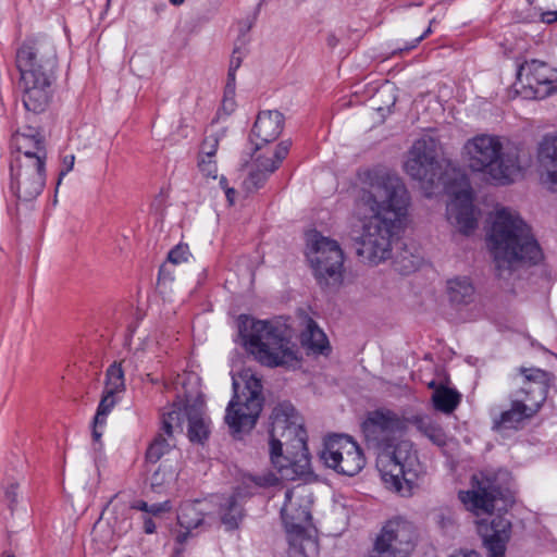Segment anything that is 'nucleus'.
Listing matches in <instances>:
<instances>
[{
  "label": "nucleus",
  "instance_id": "nucleus-1",
  "mask_svg": "<svg viewBox=\"0 0 557 557\" xmlns=\"http://www.w3.org/2000/svg\"><path fill=\"white\" fill-rule=\"evenodd\" d=\"M360 181L352 211L356 253L363 263L379 265L392 257L393 239L405 224L410 197L397 175L368 171Z\"/></svg>",
  "mask_w": 557,
  "mask_h": 557
},
{
  "label": "nucleus",
  "instance_id": "nucleus-27",
  "mask_svg": "<svg viewBox=\"0 0 557 557\" xmlns=\"http://www.w3.org/2000/svg\"><path fill=\"white\" fill-rule=\"evenodd\" d=\"M178 456H175V465L165 459L150 476V487L156 493H163L170 488L178 476Z\"/></svg>",
  "mask_w": 557,
  "mask_h": 557
},
{
  "label": "nucleus",
  "instance_id": "nucleus-52",
  "mask_svg": "<svg viewBox=\"0 0 557 557\" xmlns=\"http://www.w3.org/2000/svg\"><path fill=\"white\" fill-rule=\"evenodd\" d=\"M252 23H253V18H249V20H247V21H246V22H244V23H242V22H240V23H239V30H240L243 34H244V33H246V32H248V30L251 28Z\"/></svg>",
  "mask_w": 557,
  "mask_h": 557
},
{
  "label": "nucleus",
  "instance_id": "nucleus-46",
  "mask_svg": "<svg viewBox=\"0 0 557 557\" xmlns=\"http://www.w3.org/2000/svg\"><path fill=\"white\" fill-rule=\"evenodd\" d=\"M434 22H435L434 18L431 20L430 25L426 28V30L421 36L413 39L409 45H406L404 48H401V50L409 51V50L414 49L426 36H429L432 33V25L434 24Z\"/></svg>",
  "mask_w": 557,
  "mask_h": 557
},
{
  "label": "nucleus",
  "instance_id": "nucleus-35",
  "mask_svg": "<svg viewBox=\"0 0 557 557\" xmlns=\"http://www.w3.org/2000/svg\"><path fill=\"white\" fill-rule=\"evenodd\" d=\"M125 389L124 371L121 363H112L106 372L104 392L117 394Z\"/></svg>",
  "mask_w": 557,
  "mask_h": 557
},
{
  "label": "nucleus",
  "instance_id": "nucleus-13",
  "mask_svg": "<svg viewBox=\"0 0 557 557\" xmlns=\"http://www.w3.org/2000/svg\"><path fill=\"white\" fill-rule=\"evenodd\" d=\"M239 335L247 351L258 362L270 368L278 366V331L274 324L242 315Z\"/></svg>",
  "mask_w": 557,
  "mask_h": 557
},
{
  "label": "nucleus",
  "instance_id": "nucleus-2",
  "mask_svg": "<svg viewBox=\"0 0 557 557\" xmlns=\"http://www.w3.org/2000/svg\"><path fill=\"white\" fill-rule=\"evenodd\" d=\"M440 143L423 136L408 151L405 172L425 188L442 186L453 198L447 205V219L459 232L468 235L478 226L472 189L467 175L453 162L438 159Z\"/></svg>",
  "mask_w": 557,
  "mask_h": 557
},
{
  "label": "nucleus",
  "instance_id": "nucleus-49",
  "mask_svg": "<svg viewBox=\"0 0 557 557\" xmlns=\"http://www.w3.org/2000/svg\"><path fill=\"white\" fill-rule=\"evenodd\" d=\"M132 509H137V510H140V511H144L146 513H148L149 511V504L145 500H137L135 503L132 504L131 506Z\"/></svg>",
  "mask_w": 557,
  "mask_h": 557
},
{
  "label": "nucleus",
  "instance_id": "nucleus-25",
  "mask_svg": "<svg viewBox=\"0 0 557 557\" xmlns=\"http://www.w3.org/2000/svg\"><path fill=\"white\" fill-rule=\"evenodd\" d=\"M185 413L188 421L189 440L201 443L209 434L208 421L203 416V401L195 400L191 405H187Z\"/></svg>",
  "mask_w": 557,
  "mask_h": 557
},
{
  "label": "nucleus",
  "instance_id": "nucleus-57",
  "mask_svg": "<svg viewBox=\"0 0 557 557\" xmlns=\"http://www.w3.org/2000/svg\"><path fill=\"white\" fill-rule=\"evenodd\" d=\"M146 380H147V381H149V382H151V383H157V382H158V380H154V379L151 376V374H149V373L146 375Z\"/></svg>",
  "mask_w": 557,
  "mask_h": 557
},
{
  "label": "nucleus",
  "instance_id": "nucleus-12",
  "mask_svg": "<svg viewBox=\"0 0 557 557\" xmlns=\"http://www.w3.org/2000/svg\"><path fill=\"white\" fill-rule=\"evenodd\" d=\"M245 386L238 393V383L233 377L234 396L226 407L225 422L233 432L250 430L262 410V384L253 374L244 375Z\"/></svg>",
  "mask_w": 557,
  "mask_h": 557
},
{
  "label": "nucleus",
  "instance_id": "nucleus-41",
  "mask_svg": "<svg viewBox=\"0 0 557 557\" xmlns=\"http://www.w3.org/2000/svg\"><path fill=\"white\" fill-rule=\"evenodd\" d=\"M198 166L201 173L207 177H218V166L214 159L199 157Z\"/></svg>",
  "mask_w": 557,
  "mask_h": 557
},
{
  "label": "nucleus",
  "instance_id": "nucleus-28",
  "mask_svg": "<svg viewBox=\"0 0 557 557\" xmlns=\"http://www.w3.org/2000/svg\"><path fill=\"white\" fill-rule=\"evenodd\" d=\"M284 326L286 332L284 335L281 333V368L298 370L302 367V356L295 344L288 345L295 329L287 323V319L284 321Z\"/></svg>",
  "mask_w": 557,
  "mask_h": 557
},
{
  "label": "nucleus",
  "instance_id": "nucleus-19",
  "mask_svg": "<svg viewBox=\"0 0 557 557\" xmlns=\"http://www.w3.org/2000/svg\"><path fill=\"white\" fill-rule=\"evenodd\" d=\"M517 78L534 98L543 99L557 91V70L547 63L531 60L519 66Z\"/></svg>",
  "mask_w": 557,
  "mask_h": 557
},
{
  "label": "nucleus",
  "instance_id": "nucleus-54",
  "mask_svg": "<svg viewBox=\"0 0 557 557\" xmlns=\"http://www.w3.org/2000/svg\"><path fill=\"white\" fill-rule=\"evenodd\" d=\"M113 510H114V512H116V513L121 512L122 515H124V513H126L128 511V509L126 508L125 505L119 506L117 504L113 505Z\"/></svg>",
  "mask_w": 557,
  "mask_h": 557
},
{
  "label": "nucleus",
  "instance_id": "nucleus-31",
  "mask_svg": "<svg viewBox=\"0 0 557 557\" xmlns=\"http://www.w3.org/2000/svg\"><path fill=\"white\" fill-rule=\"evenodd\" d=\"M189 403H175L171 409L162 414L161 434L173 438L175 433L183 432V422L186 419L185 407Z\"/></svg>",
  "mask_w": 557,
  "mask_h": 557
},
{
  "label": "nucleus",
  "instance_id": "nucleus-37",
  "mask_svg": "<svg viewBox=\"0 0 557 557\" xmlns=\"http://www.w3.org/2000/svg\"><path fill=\"white\" fill-rule=\"evenodd\" d=\"M275 410L270 417L269 436H270V457L271 462L275 466L278 459V440L275 437Z\"/></svg>",
  "mask_w": 557,
  "mask_h": 557
},
{
  "label": "nucleus",
  "instance_id": "nucleus-10",
  "mask_svg": "<svg viewBox=\"0 0 557 557\" xmlns=\"http://www.w3.org/2000/svg\"><path fill=\"white\" fill-rule=\"evenodd\" d=\"M294 491L285 492V504L281 509L284 519L288 557H318L319 543L313 536L311 527V512L307 504L293 502Z\"/></svg>",
  "mask_w": 557,
  "mask_h": 557
},
{
  "label": "nucleus",
  "instance_id": "nucleus-22",
  "mask_svg": "<svg viewBox=\"0 0 557 557\" xmlns=\"http://www.w3.org/2000/svg\"><path fill=\"white\" fill-rule=\"evenodd\" d=\"M510 521L496 516L491 522L481 521L478 531L483 539V543L488 550L490 557H504L506 543L510 536Z\"/></svg>",
  "mask_w": 557,
  "mask_h": 557
},
{
  "label": "nucleus",
  "instance_id": "nucleus-40",
  "mask_svg": "<svg viewBox=\"0 0 557 557\" xmlns=\"http://www.w3.org/2000/svg\"><path fill=\"white\" fill-rule=\"evenodd\" d=\"M190 252L187 245H177L174 247L168 256V260L173 264H181L188 261Z\"/></svg>",
  "mask_w": 557,
  "mask_h": 557
},
{
  "label": "nucleus",
  "instance_id": "nucleus-33",
  "mask_svg": "<svg viewBox=\"0 0 557 557\" xmlns=\"http://www.w3.org/2000/svg\"><path fill=\"white\" fill-rule=\"evenodd\" d=\"M174 440L169 438L166 435L159 433L150 443L146 450V461L149 463H157L162 457L175 454Z\"/></svg>",
  "mask_w": 557,
  "mask_h": 557
},
{
  "label": "nucleus",
  "instance_id": "nucleus-53",
  "mask_svg": "<svg viewBox=\"0 0 557 557\" xmlns=\"http://www.w3.org/2000/svg\"><path fill=\"white\" fill-rule=\"evenodd\" d=\"M127 520H128V518L125 517L121 521L120 525L117 527L119 531H126L131 527V523Z\"/></svg>",
  "mask_w": 557,
  "mask_h": 557
},
{
  "label": "nucleus",
  "instance_id": "nucleus-20",
  "mask_svg": "<svg viewBox=\"0 0 557 557\" xmlns=\"http://www.w3.org/2000/svg\"><path fill=\"white\" fill-rule=\"evenodd\" d=\"M498 494L499 488L495 478L480 472L472 476L471 488L459 492L458 496L468 510L479 516L492 512Z\"/></svg>",
  "mask_w": 557,
  "mask_h": 557
},
{
  "label": "nucleus",
  "instance_id": "nucleus-26",
  "mask_svg": "<svg viewBox=\"0 0 557 557\" xmlns=\"http://www.w3.org/2000/svg\"><path fill=\"white\" fill-rule=\"evenodd\" d=\"M447 296L455 306H467L474 301L475 288L467 276H456L447 281Z\"/></svg>",
  "mask_w": 557,
  "mask_h": 557
},
{
  "label": "nucleus",
  "instance_id": "nucleus-38",
  "mask_svg": "<svg viewBox=\"0 0 557 557\" xmlns=\"http://www.w3.org/2000/svg\"><path fill=\"white\" fill-rule=\"evenodd\" d=\"M219 140L220 138L216 134L208 135L202 141L199 157L213 159L219 147Z\"/></svg>",
  "mask_w": 557,
  "mask_h": 557
},
{
  "label": "nucleus",
  "instance_id": "nucleus-21",
  "mask_svg": "<svg viewBox=\"0 0 557 557\" xmlns=\"http://www.w3.org/2000/svg\"><path fill=\"white\" fill-rule=\"evenodd\" d=\"M210 508L211 502L206 499L185 502L181 505L177 515L180 530H177L175 534L177 544H185L187 540L193 536V530H205L206 527L212 522L213 517Z\"/></svg>",
  "mask_w": 557,
  "mask_h": 557
},
{
  "label": "nucleus",
  "instance_id": "nucleus-32",
  "mask_svg": "<svg viewBox=\"0 0 557 557\" xmlns=\"http://www.w3.org/2000/svg\"><path fill=\"white\" fill-rule=\"evenodd\" d=\"M429 386L434 388L432 403L436 410L448 414L457 408L461 399L457 391L443 385L436 386L434 381H432Z\"/></svg>",
  "mask_w": 557,
  "mask_h": 557
},
{
  "label": "nucleus",
  "instance_id": "nucleus-18",
  "mask_svg": "<svg viewBox=\"0 0 557 557\" xmlns=\"http://www.w3.org/2000/svg\"><path fill=\"white\" fill-rule=\"evenodd\" d=\"M11 161L47 163V140L34 126L20 127L11 137Z\"/></svg>",
  "mask_w": 557,
  "mask_h": 557
},
{
  "label": "nucleus",
  "instance_id": "nucleus-6",
  "mask_svg": "<svg viewBox=\"0 0 557 557\" xmlns=\"http://www.w3.org/2000/svg\"><path fill=\"white\" fill-rule=\"evenodd\" d=\"M55 66V48L48 41L25 42L16 51L22 100L27 111L40 113L48 107Z\"/></svg>",
  "mask_w": 557,
  "mask_h": 557
},
{
  "label": "nucleus",
  "instance_id": "nucleus-55",
  "mask_svg": "<svg viewBox=\"0 0 557 557\" xmlns=\"http://www.w3.org/2000/svg\"><path fill=\"white\" fill-rule=\"evenodd\" d=\"M292 143L289 140L281 143V154L287 153ZM283 156H281L282 158Z\"/></svg>",
  "mask_w": 557,
  "mask_h": 557
},
{
  "label": "nucleus",
  "instance_id": "nucleus-15",
  "mask_svg": "<svg viewBox=\"0 0 557 557\" xmlns=\"http://www.w3.org/2000/svg\"><path fill=\"white\" fill-rule=\"evenodd\" d=\"M46 185V163L10 161V190L21 201H33Z\"/></svg>",
  "mask_w": 557,
  "mask_h": 557
},
{
  "label": "nucleus",
  "instance_id": "nucleus-7",
  "mask_svg": "<svg viewBox=\"0 0 557 557\" xmlns=\"http://www.w3.org/2000/svg\"><path fill=\"white\" fill-rule=\"evenodd\" d=\"M252 135L256 137L255 150L242 157V170L247 171L243 188L252 193L264 185L276 169L278 159V110L261 111L255 122Z\"/></svg>",
  "mask_w": 557,
  "mask_h": 557
},
{
  "label": "nucleus",
  "instance_id": "nucleus-9",
  "mask_svg": "<svg viewBox=\"0 0 557 557\" xmlns=\"http://www.w3.org/2000/svg\"><path fill=\"white\" fill-rule=\"evenodd\" d=\"M521 386L511 396V406L502 412L497 424L505 429H518L524 421L533 418L547 397L550 382L548 372L537 368H521Z\"/></svg>",
  "mask_w": 557,
  "mask_h": 557
},
{
  "label": "nucleus",
  "instance_id": "nucleus-17",
  "mask_svg": "<svg viewBox=\"0 0 557 557\" xmlns=\"http://www.w3.org/2000/svg\"><path fill=\"white\" fill-rule=\"evenodd\" d=\"M277 482V478L272 472L263 476L244 475L242 486H237L234 495L226 498L220 504L219 515L221 522L227 530L237 529L243 517V508L238 503L239 497H246L252 494L255 487L273 486Z\"/></svg>",
  "mask_w": 557,
  "mask_h": 557
},
{
  "label": "nucleus",
  "instance_id": "nucleus-24",
  "mask_svg": "<svg viewBox=\"0 0 557 557\" xmlns=\"http://www.w3.org/2000/svg\"><path fill=\"white\" fill-rule=\"evenodd\" d=\"M537 160L544 171L546 187L557 193V135H545L537 145Z\"/></svg>",
  "mask_w": 557,
  "mask_h": 557
},
{
  "label": "nucleus",
  "instance_id": "nucleus-34",
  "mask_svg": "<svg viewBox=\"0 0 557 557\" xmlns=\"http://www.w3.org/2000/svg\"><path fill=\"white\" fill-rule=\"evenodd\" d=\"M417 429L437 446L446 444V434L443 429L434 423L429 417H416Z\"/></svg>",
  "mask_w": 557,
  "mask_h": 557
},
{
  "label": "nucleus",
  "instance_id": "nucleus-58",
  "mask_svg": "<svg viewBox=\"0 0 557 557\" xmlns=\"http://www.w3.org/2000/svg\"><path fill=\"white\" fill-rule=\"evenodd\" d=\"M165 271V265H163L161 269H160V273H163Z\"/></svg>",
  "mask_w": 557,
  "mask_h": 557
},
{
  "label": "nucleus",
  "instance_id": "nucleus-39",
  "mask_svg": "<svg viewBox=\"0 0 557 557\" xmlns=\"http://www.w3.org/2000/svg\"><path fill=\"white\" fill-rule=\"evenodd\" d=\"M245 55V52L243 49L240 48H235L233 53H232V57H231V60H230V67H228V73H227V83H233L235 84V74H236V71L239 69L240 64H242V61H243V58Z\"/></svg>",
  "mask_w": 557,
  "mask_h": 557
},
{
  "label": "nucleus",
  "instance_id": "nucleus-47",
  "mask_svg": "<svg viewBox=\"0 0 557 557\" xmlns=\"http://www.w3.org/2000/svg\"><path fill=\"white\" fill-rule=\"evenodd\" d=\"M143 522L145 533L152 534L156 532V523L149 516H144Z\"/></svg>",
  "mask_w": 557,
  "mask_h": 557
},
{
  "label": "nucleus",
  "instance_id": "nucleus-8",
  "mask_svg": "<svg viewBox=\"0 0 557 557\" xmlns=\"http://www.w3.org/2000/svg\"><path fill=\"white\" fill-rule=\"evenodd\" d=\"M311 474V459L302 417L288 403H281V481Z\"/></svg>",
  "mask_w": 557,
  "mask_h": 557
},
{
  "label": "nucleus",
  "instance_id": "nucleus-3",
  "mask_svg": "<svg viewBox=\"0 0 557 557\" xmlns=\"http://www.w3.org/2000/svg\"><path fill=\"white\" fill-rule=\"evenodd\" d=\"M407 420L393 410L370 411L362 423L369 445L377 450L376 468L385 486L401 496L412 493L422 467L409 441L403 440Z\"/></svg>",
  "mask_w": 557,
  "mask_h": 557
},
{
  "label": "nucleus",
  "instance_id": "nucleus-43",
  "mask_svg": "<svg viewBox=\"0 0 557 557\" xmlns=\"http://www.w3.org/2000/svg\"><path fill=\"white\" fill-rule=\"evenodd\" d=\"M363 557H395L391 552H387L383 546H381L374 540L372 541L371 548L367 552Z\"/></svg>",
  "mask_w": 557,
  "mask_h": 557
},
{
  "label": "nucleus",
  "instance_id": "nucleus-50",
  "mask_svg": "<svg viewBox=\"0 0 557 557\" xmlns=\"http://www.w3.org/2000/svg\"><path fill=\"white\" fill-rule=\"evenodd\" d=\"M449 557H482V556L474 550H469V552L460 550V552H457V553L450 555Z\"/></svg>",
  "mask_w": 557,
  "mask_h": 557
},
{
  "label": "nucleus",
  "instance_id": "nucleus-23",
  "mask_svg": "<svg viewBox=\"0 0 557 557\" xmlns=\"http://www.w3.org/2000/svg\"><path fill=\"white\" fill-rule=\"evenodd\" d=\"M297 329L300 331L301 346L308 354L329 355L331 347L324 332L304 311L297 315Z\"/></svg>",
  "mask_w": 557,
  "mask_h": 557
},
{
  "label": "nucleus",
  "instance_id": "nucleus-4",
  "mask_svg": "<svg viewBox=\"0 0 557 557\" xmlns=\"http://www.w3.org/2000/svg\"><path fill=\"white\" fill-rule=\"evenodd\" d=\"M461 157L469 171L498 186L512 184L532 164L528 147L516 143L504 146L498 136L490 134L469 138L462 146Z\"/></svg>",
  "mask_w": 557,
  "mask_h": 557
},
{
  "label": "nucleus",
  "instance_id": "nucleus-36",
  "mask_svg": "<svg viewBox=\"0 0 557 557\" xmlns=\"http://www.w3.org/2000/svg\"><path fill=\"white\" fill-rule=\"evenodd\" d=\"M236 109V101H235V84L226 83L225 90H224V97L222 100V106L219 111V114L221 112L225 113L226 115H230L233 113Z\"/></svg>",
  "mask_w": 557,
  "mask_h": 557
},
{
  "label": "nucleus",
  "instance_id": "nucleus-14",
  "mask_svg": "<svg viewBox=\"0 0 557 557\" xmlns=\"http://www.w3.org/2000/svg\"><path fill=\"white\" fill-rule=\"evenodd\" d=\"M320 457L329 469L348 476L358 474L366 465L360 446L352 437L344 434L329 436Z\"/></svg>",
  "mask_w": 557,
  "mask_h": 557
},
{
  "label": "nucleus",
  "instance_id": "nucleus-42",
  "mask_svg": "<svg viewBox=\"0 0 557 557\" xmlns=\"http://www.w3.org/2000/svg\"><path fill=\"white\" fill-rule=\"evenodd\" d=\"M18 484L15 482L10 483L4 488V500L7 502L11 510L14 509L15 505L18 502Z\"/></svg>",
  "mask_w": 557,
  "mask_h": 557
},
{
  "label": "nucleus",
  "instance_id": "nucleus-51",
  "mask_svg": "<svg viewBox=\"0 0 557 557\" xmlns=\"http://www.w3.org/2000/svg\"><path fill=\"white\" fill-rule=\"evenodd\" d=\"M224 191L227 201L230 202V205H233L235 202L236 190L233 187H228Z\"/></svg>",
  "mask_w": 557,
  "mask_h": 557
},
{
  "label": "nucleus",
  "instance_id": "nucleus-30",
  "mask_svg": "<svg viewBox=\"0 0 557 557\" xmlns=\"http://www.w3.org/2000/svg\"><path fill=\"white\" fill-rule=\"evenodd\" d=\"M189 403H175L171 409L162 414L161 434L173 438L175 433L183 432V422L186 419L185 407Z\"/></svg>",
  "mask_w": 557,
  "mask_h": 557
},
{
  "label": "nucleus",
  "instance_id": "nucleus-16",
  "mask_svg": "<svg viewBox=\"0 0 557 557\" xmlns=\"http://www.w3.org/2000/svg\"><path fill=\"white\" fill-rule=\"evenodd\" d=\"M417 539V530L411 522L403 518H393L383 524L373 540L395 557H409Z\"/></svg>",
  "mask_w": 557,
  "mask_h": 557
},
{
  "label": "nucleus",
  "instance_id": "nucleus-29",
  "mask_svg": "<svg viewBox=\"0 0 557 557\" xmlns=\"http://www.w3.org/2000/svg\"><path fill=\"white\" fill-rule=\"evenodd\" d=\"M116 394L104 392L100 399V403L97 408V412L94 417L92 421V438L95 443H100L101 436L103 434L104 426L107 424V417L113 410L115 405L117 404Z\"/></svg>",
  "mask_w": 557,
  "mask_h": 557
},
{
  "label": "nucleus",
  "instance_id": "nucleus-11",
  "mask_svg": "<svg viewBox=\"0 0 557 557\" xmlns=\"http://www.w3.org/2000/svg\"><path fill=\"white\" fill-rule=\"evenodd\" d=\"M306 257L321 286L337 285L342 282L344 251L335 239L317 232L311 233L307 238Z\"/></svg>",
  "mask_w": 557,
  "mask_h": 557
},
{
  "label": "nucleus",
  "instance_id": "nucleus-45",
  "mask_svg": "<svg viewBox=\"0 0 557 557\" xmlns=\"http://www.w3.org/2000/svg\"><path fill=\"white\" fill-rule=\"evenodd\" d=\"M74 162H75V157L74 154H69V156H65L63 158V168L62 170L60 171V174H59V180H58V185L61 184V181L63 180V177L70 172L72 171L73 166H74Z\"/></svg>",
  "mask_w": 557,
  "mask_h": 557
},
{
  "label": "nucleus",
  "instance_id": "nucleus-44",
  "mask_svg": "<svg viewBox=\"0 0 557 557\" xmlns=\"http://www.w3.org/2000/svg\"><path fill=\"white\" fill-rule=\"evenodd\" d=\"M171 509H172V504L170 500H165L162 503H156V504L149 505L148 515L159 516L163 512L170 511Z\"/></svg>",
  "mask_w": 557,
  "mask_h": 557
},
{
  "label": "nucleus",
  "instance_id": "nucleus-48",
  "mask_svg": "<svg viewBox=\"0 0 557 557\" xmlns=\"http://www.w3.org/2000/svg\"><path fill=\"white\" fill-rule=\"evenodd\" d=\"M541 20L544 23L550 24L553 22H557V10L556 11H547L541 13Z\"/></svg>",
  "mask_w": 557,
  "mask_h": 557
},
{
  "label": "nucleus",
  "instance_id": "nucleus-56",
  "mask_svg": "<svg viewBox=\"0 0 557 557\" xmlns=\"http://www.w3.org/2000/svg\"><path fill=\"white\" fill-rule=\"evenodd\" d=\"M219 184H220V186H221V188H222L223 190H225L226 188H228V187H230V186H228V184H227V178H226L225 176H221V177H220V182H219Z\"/></svg>",
  "mask_w": 557,
  "mask_h": 557
},
{
  "label": "nucleus",
  "instance_id": "nucleus-5",
  "mask_svg": "<svg viewBox=\"0 0 557 557\" xmlns=\"http://www.w3.org/2000/svg\"><path fill=\"white\" fill-rule=\"evenodd\" d=\"M486 240L499 277L522 264H536L543 258L530 226L507 208L495 211Z\"/></svg>",
  "mask_w": 557,
  "mask_h": 557
}]
</instances>
